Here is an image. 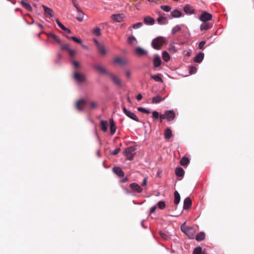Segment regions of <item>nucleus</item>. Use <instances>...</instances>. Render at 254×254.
I'll list each match as a JSON object with an SVG mask.
<instances>
[{
  "instance_id": "obj_53",
  "label": "nucleus",
  "mask_w": 254,
  "mask_h": 254,
  "mask_svg": "<svg viewBox=\"0 0 254 254\" xmlns=\"http://www.w3.org/2000/svg\"><path fill=\"white\" fill-rule=\"evenodd\" d=\"M120 150H121V149L120 148H117L115 149V150H114L113 151H112L111 153V154L113 155H117V154H118L119 153Z\"/></svg>"
},
{
  "instance_id": "obj_41",
  "label": "nucleus",
  "mask_w": 254,
  "mask_h": 254,
  "mask_svg": "<svg viewBox=\"0 0 254 254\" xmlns=\"http://www.w3.org/2000/svg\"><path fill=\"white\" fill-rule=\"evenodd\" d=\"M210 27H211L210 25H209L208 24L203 23V24H201V25L200 26V29L201 31H203V30L209 29V28H210Z\"/></svg>"
},
{
  "instance_id": "obj_37",
  "label": "nucleus",
  "mask_w": 254,
  "mask_h": 254,
  "mask_svg": "<svg viewBox=\"0 0 254 254\" xmlns=\"http://www.w3.org/2000/svg\"><path fill=\"white\" fill-rule=\"evenodd\" d=\"M175 199H174V203L176 204H178L180 201V195L179 192L177 191H175L174 193Z\"/></svg>"
},
{
  "instance_id": "obj_36",
  "label": "nucleus",
  "mask_w": 254,
  "mask_h": 254,
  "mask_svg": "<svg viewBox=\"0 0 254 254\" xmlns=\"http://www.w3.org/2000/svg\"><path fill=\"white\" fill-rule=\"evenodd\" d=\"M101 130L103 131H106L107 130L108 122L106 121L102 120L101 121Z\"/></svg>"
},
{
  "instance_id": "obj_28",
  "label": "nucleus",
  "mask_w": 254,
  "mask_h": 254,
  "mask_svg": "<svg viewBox=\"0 0 254 254\" xmlns=\"http://www.w3.org/2000/svg\"><path fill=\"white\" fill-rule=\"evenodd\" d=\"M176 45H177V44H170L169 48V50L170 52L175 53L180 49V48L177 47Z\"/></svg>"
},
{
  "instance_id": "obj_63",
  "label": "nucleus",
  "mask_w": 254,
  "mask_h": 254,
  "mask_svg": "<svg viewBox=\"0 0 254 254\" xmlns=\"http://www.w3.org/2000/svg\"><path fill=\"white\" fill-rule=\"evenodd\" d=\"M72 64H73V65H74V66H75L76 67H78V66H79V64H78V63L77 62H76V61H73V62H72Z\"/></svg>"
},
{
  "instance_id": "obj_47",
  "label": "nucleus",
  "mask_w": 254,
  "mask_h": 254,
  "mask_svg": "<svg viewBox=\"0 0 254 254\" xmlns=\"http://www.w3.org/2000/svg\"><path fill=\"white\" fill-rule=\"evenodd\" d=\"M142 25L143 23L142 22H138L133 24L131 27L133 29H136L140 28Z\"/></svg>"
},
{
  "instance_id": "obj_3",
  "label": "nucleus",
  "mask_w": 254,
  "mask_h": 254,
  "mask_svg": "<svg viewBox=\"0 0 254 254\" xmlns=\"http://www.w3.org/2000/svg\"><path fill=\"white\" fill-rule=\"evenodd\" d=\"M162 119H166L169 122L173 121L175 118V114L173 110L166 111L164 115H161Z\"/></svg>"
},
{
  "instance_id": "obj_23",
  "label": "nucleus",
  "mask_w": 254,
  "mask_h": 254,
  "mask_svg": "<svg viewBox=\"0 0 254 254\" xmlns=\"http://www.w3.org/2000/svg\"><path fill=\"white\" fill-rule=\"evenodd\" d=\"M22 5L27 10L31 11L32 7L30 4L25 0H22L21 1Z\"/></svg>"
},
{
  "instance_id": "obj_17",
  "label": "nucleus",
  "mask_w": 254,
  "mask_h": 254,
  "mask_svg": "<svg viewBox=\"0 0 254 254\" xmlns=\"http://www.w3.org/2000/svg\"><path fill=\"white\" fill-rule=\"evenodd\" d=\"M97 48L98 51L101 55H102L103 56H105L106 55L107 50H106L105 45L103 44L102 43L98 47H97Z\"/></svg>"
},
{
  "instance_id": "obj_52",
  "label": "nucleus",
  "mask_w": 254,
  "mask_h": 254,
  "mask_svg": "<svg viewBox=\"0 0 254 254\" xmlns=\"http://www.w3.org/2000/svg\"><path fill=\"white\" fill-rule=\"evenodd\" d=\"M62 49L68 51L70 49V45L69 44H64L62 46Z\"/></svg>"
},
{
  "instance_id": "obj_48",
  "label": "nucleus",
  "mask_w": 254,
  "mask_h": 254,
  "mask_svg": "<svg viewBox=\"0 0 254 254\" xmlns=\"http://www.w3.org/2000/svg\"><path fill=\"white\" fill-rule=\"evenodd\" d=\"M161 8L166 12H169L171 10V7L168 5H161Z\"/></svg>"
},
{
  "instance_id": "obj_18",
  "label": "nucleus",
  "mask_w": 254,
  "mask_h": 254,
  "mask_svg": "<svg viewBox=\"0 0 254 254\" xmlns=\"http://www.w3.org/2000/svg\"><path fill=\"white\" fill-rule=\"evenodd\" d=\"M113 172L119 177H123L124 176V172L123 170L118 167H114L113 169Z\"/></svg>"
},
{
  "instance_id": "obj_31",
  "label": "nucleus",
  "mask_w": 254,
  "mask_h": 254,
  "mask_svg": "<svg viewBox=\"0 0 254 254\" xmlns=\"http://www.w3.org/2000/svg\"><path fill=\"white\" fill-rule=\"evenodd\" d=\"M151 77L156 82H163V79L161 77V74H160L152 75H151Z\"/></svg>"
},
{
  "instance_id": "obj_4",
  "label": "nucleus",
  "mask_w": 254,
  "mask_h": 254,
  "mask_svg": "<svg viewBox=\"0 0 254 254\" xmlns=\"http://www.w3.org/2000/svg\"><path fill=\"white\" fill-rule=\"evenodd\" d=\"M181 229L189 237L191 238L193 236V229L190 227L186 226L185 223L181 225Z\"/></svg>"
},
{
  "instance_id": "obj_44",
  "label": "nucleus",
  "mask_w": 254,
  "mask_h": 254,
  "mask_svg": "<svg viewBox=\"0 0 254 254\" xmlns=\"http://www.w3.org/2000/svg\"><path fill=\"white\" fill-rule=\"evenodd\" d=\"M202 249L200 247L195 248L193 252V254H201Z\"/></svg>"
},
{
  "instance_id": "obj_5",
  "label": "nucleus",
  "mask_w": 254,
  "mask_h": 254,
  "mask_svg": "<svg viewBox=\"0 0 254 254\" xmlns=\"http://www.w3.org/2000/svg\"><path fill=\"white\" fill-rule=\"evenodd\" d=\"M123 111L124 113L129 118L133 120L134 121H135L136 122H139V120H138V118L136 117V116L135 115V114L129 110H127V108L125 107V106H124L123 107Z\"/></svg>"
},
{
  "instance_id": "obj_40",
  "label": "nucleus",
  "mask_w": 254,
  "mask_h": 254,
  "mask_svg": "<svg viewBox=\"0 0 254 254\" xmlns=\"http://www.w3.org/2000/svg\"><path fill=\"white\" fill-rule=\"evenodd\" d=\"M92 33L97 36H100L101 35L100 29L98 27H96L92 30Z\"/></svg>"
},
{
  "instance_id": "obj_30",
  "label": "nucleus",
  "mask_w": 254,
  "mask_h": 254,
  "mask_svg": "<svg viewBox=\"0 0 254 254\" xmlns=\"http://www.w3.org/2000/svg\"><path fill=\"white\" fill-rule=\"evenodd\" d=\"M47 36L49 37H51V38H53V40L55 41H56V42H57L58 43H61V40H60L59 37L58 36H57L56 35H55V34H54L53 33H47Z\"/></svg>"
},
{
  "instance_id": "obj_50",
  "label": "nucleus",
  "mask_w": 254,
  "mask_h": 254,
  "mask_svg": "<svg viewBox=\"0 0 254 254\" xmlns=\"http://www.w3.org/2000/svg\"><path fill=\"white\" fill-rule=\"evenodd\" d=\"M197 68L194 66H190V74H194L196 72Z\"/></svg>"
},
{
  "instance_id": "obj_58",
  "label": "nucleus",
  "mask_w": 254,
  "mask_h": 254,
  "mask_svg": "<svg viewBox=\"0 0 254 254\" xmlns=\"http://www.w3.org/2000/svg\"><path fill=\"white\" fill-rule=\"evenodd\" d=\"M156 209V205H154L150 208V212L151 213H154Z\"/></svg>"
},
{
  "instance_id": "obj_55",
  "label": "nucleus",
  "mask_w": 254,
  "mask_h": 254,
  "mask_svg": "<svg viewBox=\"0 0 254 254\" xmlns=\"http://www.w3.org/2000/svg\"><path fill=\"white\" fill-rule=\"evenodd\" d=\"M68 52H69L70 56L71 57L74 56L76 54V51L71 49H70Z\"/></svg>"
},
{
  "instance_id": "obj_43",
  "label": "nucleus",
  "mask_w": 254,
  "mask_h": 254,
  "mask_svg": "<svg viewBox=\"0 0 254 254\" xmlns=\"http://www.w3.org/2000/svg\"><path fill=\"white\" fill-rule=\"evenodd\" d=\"M181 30V27L180 26L177 25L175 26L172 29V34H174L176 32L180 31Z\"/></svg>"
},
{
  "instance_id": "obj_14",
  "label": "nucleus",
  "mask_w": 254,
  "mask_h": 254,
  "mask_svg": "<svg viewBox=\"0 0 254 254\" xmlns=\"http://www.w3.org/2000/svg\"><path fill=\"white\" fill-rule=\"evenodd\" d=\"M184 12L188 15H190L194 13V9L189 4H186L183 7Z\"/></svg>"
},
{
  "instance_id": "obj_12",
  "label": "nucleus",
  "mask_w": 254,
  "mask_h": 254,
  "mask_svg": "<svg viewBox=\"0 0 254 254\" xmlns=\"http://www.w3.org/2000/svg\"><path fill=\"white\" fill-rule=\"evenodd\" d=\"M86 105V101L82 99L77 101L76 103V108L79 111H82Z\"/></svg>"
},
{
  "instance_id": "obj_59",
  "label": "nucleus",
  "mask_w": 254,
  "mask_h": 254,
  "mask_svg": "<svg viewBox=\"0 0 254 254\" xmlns=\"http://www.w3.org/2000/svg\"><path fill=\"white\" fill-rule=\"evenodd\" d=\"M91 106L92 108H96L97 107V103L96 102L93 101L91 103Z\"/></svg>"
},
{
  "instance_id": "obj_62",
  "label": "nucleus",
  "mask_w": 254,
  "mask_h": 254,
  "mask_svg": "<svg viewBox=\"0 0 254 254\" xmlns=\"http://www.w3.org/2000/svg\"><path fill=\"white\" fill-rule=\"evenodd\" d=\"M94 41L95 44L97 47H98L100 45H101L102 44V43H99L98 41V40L96 39H94Z\"/></svg>"
},
{
  "instance_id": "obj_39",
  "label": "nucleus",
  "mask_w": 254,
  "mask_h": 254,
  "mask_svg": "<svg viewBox=\"0 0 254 254\" xmlns=\"http://www.w3.org/2000/svg\"><path fill=\"white\" fill-rule=\"evenodd\" d=\"M162 58L163 60L166 62H168L170 60V57L167 51H164L162 53Z\"/></svg>"
},
{
  "instance_id": "obj_56",
  "label": "nucleus",
  "mask_w": 254,
  "mask_h": 254,
  "mask_svg": "<svg viewBox=\"0 0 254 254\" xmlns=\"http://www.w3.org/2000/svg\"><path fill=\"white\" fill-rule=\"evenodd\" d=\"M205 44V41H201V42L199 43L198 48H199V49H202L203 48V47H204V46Z\"/></svg>"
},
{
  "instance_id": "obj_32",
  "label": "nucleus",
  "mask_w": 254,
  "mask_h": 254,
  "mask_svg": "<svg viewBox=\"0 0 254 254\" xmlns=\"http://www.w3.org/2000/svg\"><path fill=\"white\" fill-rule=\"evenodd\" d=\"M176 175L178 177H183L185 171L182 168H177L175 171Z\"/></svg>"
},
{
  "instance_id": "obj_29",
  "label": "nucleus",
  "mask_w": 254,
  "mask_h": 254,
  "mask_svg": "<svg viewBox=\"0 0 254 254\" xmlns=\"http://www.w3.org/2000/svg\"><path fill=\"white\" fill-rule=\"evenodd\" d=\"M205 238V234L203 232H201L197 234L196 236L195 239L197 241H201L204 240Z\"/></svg>"
},
{
  "instance_id": "obj_61",
  "label": "nucleus",
  "mask_w": 254,
  "mask_h": 254,
  "mask_svg": "<svg viewBox=\"0 0 254 254\" xmlns=\"http://www.w3.org/2000/svg\"><path fill=\"white\" fill-rule=\"evenodd\" d=\"M142 96L140 93L138 94L137 95V96H136V99L137 100H140L142 99Z\"/></svg>"
},
{
  "instance_id": "obj_15",
  "label": "nucleus",
  "mask_w": 254,
  "mask_h": 254,
  "mask_svg": "<svg viewBox=\"0 0 254 254\" xmlns=\"http://www.w3.org/2000/svg\"><path fill=\"white\" fill-rule=\"evenodd\" d=\"M74 79L78 82H82L85 80V77L83 74L75 72L73 75Z\"/></svg>"
},
{
  "instance_id": "obj_10",
  "label": "nucleus",
  "mask_w": 254,
  "mask_h": 254,
  "mask_svg": "<svg viewBox=\"0 0 254 254\" xmlns=\"http://www.w3.org/2000/svg\"><path fill=\"white\" fill-rule=\"evenodd\" d=\"M125 17V16L123 14H114L111 16V18L112 20L116 22H122L124 20Z\"/></svg>"
},
{
  "instance_id": "obj_27",
  "label": "nucleus",
  "mask_w": 254,
  "mask_h": 254,
  "mask_svg": "<svg viewBox=\"0 0 254 254\" xmlns=\"http://www.w3.org/2000/svg\"><path fill=\"white\" fill-rule=\"evenodd\" d=\"M128 43L132 46L136 45L137 44V41L135 37L133 36L129 37L127 39Z\"/></svg>"
},
{
  "instance_id": "obj_2",
  "label": "nucleus",
  "mask_w": 254,
  "mask_h": 254,
  "mask_svg": "<svg viewBox=\"0 0 254 254\" xmlns=\"http://www.w3.org/2000/svg\"><path fill=\"white\" fill-rule=\"evenodd\" d=\"M136 150V146H131L126 148L124 151V154L129 160H132L134 157L133 152Z\"/></svg>"
},
{
  "instance_id": "obj_33",
  "label": "nucleus",
  "mask_w": 254,
  "mask_h": 254,
  "mask_svg": "<svg viewBox=\"0 0 254 254\" xmlns=\"http://www.w3.org/2000/svg\"><path fill=\"white\" fill-rule=\"evenodd\" d=\"M189 159L186 157H183L180 160L181 165L184 166H187L189 164Z\"/></svg>"
},
{
  "instance_id": "obj_54",
  "label": "nucleus",
  "mask_w": 254,
  "mask_h": 254,
  "mask_svg": "<svg viewBox=\"0 0 254 254\" xmlns=\"http://www.w3.org/2000/svg\"><path fill=\"white\" fill-rule=\"evenodd\" d=\"M72 3L76 9L79 8L77 0H72Z\"/></svg>"
},
{
  "instance_id": "obj_35",
  "label": "nucleus",
  "mask_w": 254,
  "mask_h": 254,
  "mask_svg": "<svg viewBox=\"0 0 254 254\" xmlns=\"http://www.w3.org/2000/svg\"><path fill=\"white\" fill-rule=\"evenodd\" d=\"M165 98H162L160 96H156L154 97L152 99V102L153 103H158L160 102L163 101Z\"/></svg>"
},
{
  "instance_id": "obj_60",
  "label": "nucleus",
  "mask_w": 254,
  "mask_h": 254,
  "mask_svg": "<svg viewBox=\"0 0 254 254\" xmlns=\"http://www.w3.org/2000/svg\"><path fill=\"white\" fill-rule=\"evenodd\" d=\"M62 29L68 33H71V31L70 30V29L68 28L65 27V26H64Z\"/></svg>"
},
{
  "instance_id": "obj_20",
  "label": "nucleus",
  "mask_w": 254,
  "mask_h": 254,
  "mask_svg": "<svg viewBox=\"0 0 254 254\" xmlns=\"http://www.w3.org/2000/svg\"><path fill=\"white\" fill-rule=\"evenodd\" d=\"M191 205V200L190 197H188L184 200L183 208L184 209H188Z\"/></svg>"
},
{
  "instance_id": "obj_51",
  "label": "nucleus",
  "mask_w": 254,
  "mask_h": 254,
  "mask_svg": "<svg viewBox=\"0 0 254 254\" xmlns=\"http://www.w3.org/2000/svg\"><path fill=\"white\" fill-rule=\"evenodd\" d=\"M125 75L128 79L130 78L131 75V72L129 70H126Z\"/></svg>"
},
{
  "instance_id": "obj_45",
  "label": "nucleus",
  "mask_w": 254,
  "mask_h": 254,
  "mask_svg": "<svg viewBox=\"0 0 254 254\" xmlns=\"http://www.w3.org/2000/svg\"><path fill=\"white\" fill-rule=\"evenodd\" d=\"M137 110L140 112L145 113V114H149L150 113V111L147 110L143 107H138Z\"/></svg>"
},
{
  "instance_id": "obj_1",
  "label": "nucleus",
  "mask_w": 254,
  "mask_h": 254,
  "mask_svg": "<svg viewBox=\"0 0 254 254\" xmlns=\"http://www.w3.org/2000/svg\"><path fill=\"white\" fill-rule=\"evenodd\" d=\"M165 41V38L163 37H158L152 41V47L156 50H159Z\"/></svg>"
},
{
  "instance_id": "obj_49",
  "label": "nucleus",
  "mask_w": 254,
  "mask_h": 254,
  "mask_svg": "<svg viewBox=\"0 0 254 254\" xmlns=\"http://www.w3.org/2000/svg\"><path fill=\"white\" fill-rule=\"evenodd\" d=\"M152 116L155 119V120H158L159 119V113L157 111H153L152 112Z\"/></svg>"
},
{
  "instance_id": "obj_21",
  "label": "nucleus",
  "mask_w": 254,
  "mask_h": 254,
  "mask_svg": "<svg viewBox=\"0 0 254 254\" xmlns=\"http://www.w3.org/2000/svg\"><path fill=\"white\" fill-rule=\"evenodd\" d=\"M76 11L77 12V15L76 17V19L79 22L82 21L84 19V13L79 8H77Z\"/></svg>"
},
{
  "instance_id": "obj_57",
  "label": "nucleus",
  "mask_w": 254,
  "mask_h": 254,
  "mask_svg": "<svg viewBox=\"0 0 254 254\" xmlns=\"http://www.w3.org/2000/svg\"><path fill=\"white\" fill-rule=\"evenodd\" d=\"M56 22L58 25V26L61 28L63 29L64 26L58 19H56Z\"/></svg>"
},
{
  "instance_id": "obj_42",
  "label": "nucleus",
  "mask_w": 254,
  "mask_h": 254,
  "mask_svg": "<svg viewBox=\"0 0 254 254\" xmlns=\"http://www.w3.org/2000/svg\"><path fill=\"white\" fill-rule=\"evenodd\" d=\"M67 38L68 39H71L73 41H74V42H77V43H78L79 44H81L82 43V40L80 39L77 38H76L75 36H72V37L67 36Z\"/></svg>"
},
{
  "instance_id": "obj_22",
  "label": "nucleus",
  "mask_w": 254,
  "mask_h": 254,
  "mask_svg": "<svg viewBox=\"0 0 254 254\" xmlns=\"http://www.w3.org/2000/svg\"><path fill=\"white\" fill-rule=\"evenodd\" d=\"M171 15L174 18H179L183 16L182 12L178 9L171 11Z\"/></svg>"
},
{
  "instance_id": "obj_6",
  "label": "nucleus",
  "mask_w": 254,
  "mask_h": 254,
  "mask_svg": "<svg viewBox=\"0 0 254 254\" xmlns=\"http://www.w3.org/2000/svg\"><path fill=\"white\" fill-rule=\"evenodd\" d=\"M212 17V15L211 14L206 11H204L201 13V14L199 16V19L202 22H206L208 21L211 20Z\"/></svg>"
},
{
  "instance_id": "obj_24",
  "label": "nucleus",
  "mask_w": 254,
  "mask_h": 254,
  "mask_svg": "<svg viewBox=\"0 0 254 254\" xmlns=\"http://www.w3.org/2000/svg\"><path fill=\"white\" fill-rule=\"evenodd\" d=\"M158 23L161 25L166 24L168 23V20L166 17L162 15H159L157 19Z\"/></svg>"
},
{
  "instance_id": "obj_7",
  "label": "nucleus",
  "mask_w": 254,
  "mask_h": 254,
  "mask_svg": "<svg viewBox=\"0 0 254 254\" xmlns=\"http://www.w3.org/2000/svg\"><path fill=\"white\" fill-rule=\"evenodd\" d=\"M108 75H110V77L112 81L113 82L114 84H115L118 86H122L121 80L117 75L110 73H109Z\"/></svg>"
},
{
  "instance_id": "obj_19",
  "label": "nucleus",
  "mask_w": 254,
  "mask_h": 254,
  "mask_svg": "<svg viewBox=\"0 0 254 254\" xmlns=\"http://www.w3.org/2000/svg\"><path fill=\"white\" fill-rule=\"evenodd\" d=\"M130 188L134 191L137 192H141L142 190V188L136 183H132L130 185Z\"/></svg>"
},
{
  "instance_id": "obj_46",
  "label": "nucleus",
  "mask_w": 254,
  "mask_h": 254,
  "mask_svg": "<svg viewBox=\"0 0 254 254\" xmlns=\"http://www.w3.org/2000/svg\"><path fill=\"white\" fill-rule=\"evenodd\" d=\"M157 206L160 209H163L166 206L165 203L163 201H160L157 203Z\"/></svg>"
},
{
  "instance_id": "obj_8",
  "label": "nucleus",
  "mask_w": 254,
  "mask_h": 254,
  "mask_svg": "<svg viewBox=\"0 0 254 254\" xmlns=\"http://www.w3.org/2000/svg\"><path fill=\"white\" fill-rule=\"evenodd\" d=\"M135 54L137 56H143L148 54L147 51L140 47H137L134 49Z\"/></svg>"
},
{
  "instance_id": "obj_25",
  "label": "nucleus",
  "mask_w": 254,
  "mask_h": 254,
  "mask_svg": "<svg viewBox=\"0 0 254 254\" xmlns=\"http://www.w3.org/2000/svg\"><path fill=\"white\" fill-rule=\"evenodd\" d=\"M203 58L204 54L202 53H200L195 56L194 58V61L196 63H200L203 60Z\"/></svg>"
},
{
  "instance_id": "obj_13",
  "label": "nucleus",
  "mask_w": 254,
  "mask_h": 254,
  "mask_svg": "<svg viewBox=\"0 0 254 254\" xmlns=\"http://www.w3.org/2000/svg\"><path fill=\"white\" fill-rule=\"evenodd\" d=\"M114 62L119 64L122 66H125L127 64V61L120 57H117L115 58L114 60Z\"/></svg>"
},
{
  "instance_id": "obj_11",
  "label": "nucleus",
  "mask_w": 254,
  "mask_h": 254,
  "mask_svg": "<svg viewBox=\"0 0 254 254\" xmlns=\"http://www.w3.org/2000/svg\"><path fill=\"white\" fill-rule=\"evenodd\" d=\"M94 68L98 72L103 74H109V72L107 69L100 64H96L94 65Z\"/></svg>"
},
{
  "instance_id": "obj_9",
  "label": "nucleus",
  "mask_w": 254,
  "mask_h": 254,
  "mask_svg": "<svg viewBox=\"0 0 254 254\" xmlns=\"http://www.w3.org/2000/svg\"><path fill=\"white\" fill-rule=\"evenodd\" d=\"M42 7L44 9L45 15L46 17L50 18H52L54 17V11L52 9L44 4L42 5Z\"/></svg>"
},
{
  "instance_id": "obj_64",
  "label": "nucleus",
  "mask_w": 254,
  "mask_h": 254,
  "mask_svg": "<svg viewBox=\"0 0 254 254\" xmlns=\"http://www.w3.org/2000/svg\"><path fill=\"white\" fill-rule=\"evenodd\" d=\"M146 183H147V180L146 178H144L142 183V185L144 186L146 185Z\"/></svg>"
},
{
  "instance_id": "obj_16",
  "label": "nucleus",
  "mask_w": 254,
  "mask_h": 254,
  "mask_svg": "<svg viewBox=\"0 0 254 254\" xmlns=\"http://www.w3.org/2000/svg\"><path fill=\"white\" fill-rule=\"evenodd\" d=\"M110 121V134L113 135L116 130V127L113 119L111 118Z\"/></svg>"
},
{
  "instance_id": "obj_26",
  "label": "nucleus",
  "mask_w": 254,
  "mask_h": 254,
  "mask_svg": "<svg viewBox=\"0 0 254 254\" xmlns=\"http://www.w3.org/2000/svg\"><path fill=\"white\" fill-rule=\"evenodd\" d=\"M154 66L155 67H159L161 64V61L159 56L156 55L153 60Z\"/></svg>"
},
{
  "instance_id": "obj_34",
  "label": "nucleus",
  "mask_w": 254,
  "mask_h": 254,
  "mask_svg": "<svg viewBox=\"0 0 254 254\" xmlns=\"http://www.w3.org/2000/svg\"><path fill=\"white\" fill-rule=\"evenodd\" d=\"M144 22L145 24L148 25H152L154 23V20L153 18L149 16H147L144 18Z\"/></svg>"
},
{
  "instance_id": "obj_38",
  "label": "nucleus",
  "mask_w": 254,
  "mask_h": 254,
  "mask_svg": "<svg viewBox=\"0 0 254 254\" xmlns=\"http://www.w3.org/2000/svg\"><path fill=\"white\" fill-rule=\"evenodd\" d=\"M172 131L170 128H167L164 133V137L166 139H169L172 136Z\"/></svg>"
}]
</instances>
